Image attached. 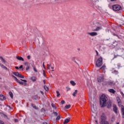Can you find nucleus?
Returning <instances> with one entry per match:
<instances>
[{
  "label": "nucleus",
  "instance_id": "obj_57",
  "mask_svg": "<svg viewBox=\"0 0 124 124\" xmlns=\"http://www.w3.org/2000/svg\"><path fill=\"white\" fill-rule=\"evenodd\" d=\"M43 82H44V84H45V85L46 84V82H45V80H43Z\"/></svg>",
  "mask_w": 124,
  "mask_h": 124
},
{
  "label": "nucleus",
  "instance_id": "obj_64",
  "mask_svg": "<svg viewBox=\"0 0 124 124\" xmlns=\"http://www.w3.org/2000/svg\"><path fill=\"white\" fill-rule=\"evenodd\" d=\"M118 68H120V65H118Z\"/></svg>",
  "mask_w": 124,
  "mask_h": 124
},
{
  "label": "nucleus",
  "instance_id": "obj_55",
  "mask_svg": "<svg viewBox=\"0 0 124 124\" xmlns=\"http://www.w3.org/2000/svg\"><path fill=\"white\" fill-rule=\"evenodd\" d=\"M15 68H16V69H19V67H17V66H16V67H15Z\"/></svg>",
  "mask_w": 124,
  "mask_h": 124
},
{
  "label": "nucleus",
  "instance_id": "obj_39",
  "mask_svg": "<svg viewBox=\"0 0 124 124\" xmlns=\"http://www.w3.org/2000/svg\"><path fill=\"white\" fill-rule=\"evenodd\" d=\"M19 69H22V70H23V69H24V68H23V65H21L19 66Z\"/></svg>",
  "mask_w": 124,
  "mask_h": 124
},
{
  "label": "nucleus",
  "instance_id": "obj_13",
  "mask_svg": "<svg viewBox=\"0 0 124 124\" xmlns=\"http://www.w3.org/2000/svg\"><path fill=\"white\" fill-rule=\"evenodd\" d=\"M31 80H32L33 82H35L36 81V78L35 77H32L31 78Z\"/></svg>",
  "mask_w": 124,
  "mask_h": 124
},
{
  "label": "nucleus",
  "instance_id": "obj_32",
  "mask_svg": "<svg viewBox=\"0 0 124 124\" xmlns=\"http://www.w3.org/2000/svg\"><path fill=\"white\" fill-rule=\"evenodd\" d=\"M61 119V115H58L57 117L56 118V121H60Z\"/></svg>",
  "mask_w": 124,
  "mask_h": 124
},
{
  "label": "nucleus",
  "instance_id": "obj_1",
  "mask_svg": "<svg viewBox=\"0 0 124 124\" xmlns=\"http://www.w3.org/2000/svg\"><path fill=\"white\" fill-rule=\"evenodd\" d=\"M108 98L104 94H102L100 97V105L101 107H107V108H111L112 106V103L111 101H108Z\"/></svg>",
  "mask_w": 124,
  "mask_h": 124
},
{
  "label": "nucleus",
  "instance_id": "obj_4",
  "mask_svg": "<svg viewBox=\"0 0 124 124\" xmlns=\"http://www.w3.org/2000/svg\"><path fill=\"white\" fill-rule=\"evenodd\" d=\"M100 30H102V27H96V28H94V26H92V31H100Z\"/></svg>",
  "mask_w": 124,
  "mask_h": 124
},
{
  "label": "nucleus",
  "instance_id": "obj_20",
  "mask_svg": "<svg viewBox=\"0 0 124 124\" xmlns=\"http://www.w3.org/2000/svg\"><path fill=\"white\" fill-rule=\"evenodd\" d=\"M77 93H78V90H76L75 91V92H74V93H73V96H76V94Z\"/></svg>",
  "mask_w": 124,
  "mask_h": 124
},
{
  "label": "nucleus",
  "instance_id": "obj_19",
  "mask_svg": "<svg viewBox=\"0 0 124 124\" xmlns=\"http://www.w3.org/2000/svg\"><path fill=\"white\" fill-rule=\"evenodd\" d=\"M70 83L71 84V85H72V86H75V85H76V83H75V82H74L73 80L70 81Z\"/></svg>",
  "mask_w": 124,
  "mask_h": 124
},
{
  "label": "nucleus",
  "instance_id": "obj_5",
  "mask_svg": "<svg viewBox=\"0 0 124 124\" xmlns=\"http://www.w3.org/2000/svg\"><path fill=\"white\" fill-rule=\"evenodd\" d=\"M97 81L99 83H101V82H103V81H104V76H101V77H99L97 78Z\"/></svg>",
  "mask_w": 124,
  "mask_h": 124
},
{
  "label": "nucleus",
  "instance_id": "obj_11",
  "mask_svg": "<svg viewBox=\"0 0 124 124\" xmlns=\"http://www.w3.org/2000/svg\"><path fill=\"white\" fill-rule=\"evenodd\" d=\"M6 98H5V96L3 95V94H0V100H5Z\"/></svg>",
  "mask_w": 124,
  "mask_h": 124
},
{
  "label": "nucleus",
  "instance_id": "obj_25",
  "mask_svg": "<svg viewBox=\"0 0 124 124\" xmlns=\"http://www.w3.org/2000/svg\"><path fill=\"white\" fill-rule=\"evenodd\" d=\"M9 94L11 96V98H13V93H12V92H10L9 93Z\"/></svg>",
  "mask_w": 124,
  "mask_h": 124
},
{
  "label": "nucleus",
  "instance_id": "obj_44",
  "mask_svg": "<svg viewBox=\"0 0 124 124\" xmlns=\"http://www.w3.org/2000/svg\"><path fill=\"white\" fill-rule=\"evenodd\" d=\"M43 75L44 77H46V74H45V71H44V70H43Z\"/></svg>",
  "mask_w": 124,
  "mask_h": 124
},
{
  "label": "nucleus",
  "instance_id": "obj_59",
  "mask_svg": "<svg viewBox=\"0 0 124 124\" xmlns=\"http://www.w3.org/2000/svg\"><path fill=\"white\" fill-rule=\"evenodd\" d=\"M43 124H47L46 122H44Z\"/></svg>",
  "mask_w": 124,
  "mask_h": 124
},
{
  "label": "nucleus",
  "instance_id": "obj_30",
  "mask_svg": "<svg viewBox=\"0 0 124 124\" xmlns=\"http://www.w3.org/2000/svg\"><path fill=\"white\" fill-rule=\"evenodd\" d=\"M100 124H109V123L107 121H104L103 122H101Z\"/></svg>",
  "mask_w": 124,
  "mask_h": 124
},
{
  "label": "nucleus",
  "instance_id": "obj_8",
  "mask_svg": "<svg viewBox=\"0 0 124 124\" xmlns=\"http://www.w3.org/2000/svg\"><path fill=\"white\" fill-rule=\"evenodd\" d=\"M16 58L18 61H21V62H24L25 61L24 58L21 56H16Z\"/></svg>",
  "mask_w": 124,
  "mask_h": 124
},
{
  "label": "nucleus",
  "instance_id": "obj_36",
  "mask_svg": "<svg viewBox=\"0 0 124 124\" xmlns=\"http://www.w3.org/2000/svg\"><path fill=\"white\" fill-rule=\"evenodd\" d=\"M27 59L29 60H31V55L27 56Z\"/></svg>",
  "mask_w": 124,
  "mask_h": 124
},
{
  "label": "nucleus",
  "instance_id": "obj_58",
  "mask_svg": "<svg viewBox=\"0 0 124 124\" xmlns=\"http://www.w3.org/2000/svg\"><path fill=\"white\" fill-rule=\"evenodd\" d=\"M111 1H116L117 0H110Z\"/></svg>",
  "mask_w": 124,
  "mask_h": 124
},
{
  "label": "nucleus",
  "instance_id": "obj_7",
  "mask_svg": "<svg viewBox=\"0 0 124 124\" xmlns=\"http://www.w3.org/2000/svg\"><path fill=\"white\" fill-rule=\"evenodd\" d=\"M87 34L89 35H91V36H95L97 35V32H88Z\"/></svg>",
  "mask_w": 124,
  "mask_h": 124
},
{
  "label": "nucleus",
  "instance_id": "obj_60",
  "mask_svg": "<svg viewBox=\"0 0 124 124\" xmlns=\"http://www.w3.org/2000/svg\"><path fill=\"white\" fill-rule=\"evenodd\" d=\"M12 78H15L16 77L15 76H13V75H12Z\"/></svg>",
  "mask_w": 124,
  "mask_h": 124
},
{
  "label": "nucleus",
  "instance_id": "obj_46",
  "mask_svg": "<svg viewBox=\"0 0 124 124\" xmlns=\"http://www.w3.org/2000/svg\"><path fill=\"white\" fill-rule=\"evenodd\" d=\"M61 103L62 104H64V103H65V101H64V100H62Z\"/></svg>",
  "mask_w": 124,
  "mask_h": 124
},
{
  "label": "nucleus",
  "instance_id": "obj_14",
  "mask_svg": "<svg viewBox=\"0 0 124 124\" xmlns=\"http://www.w3.org/2000/svg\"><path fill=\"white\" fill-rule=\"evenodd\" d=\"M108 92H109V93H116V91L113 89H109Z\"/></svg>",
  "mask_w": 124,
  "mask_h": 124
},
{
  "label": "nucleus",
  "instance_id": "obj_31",
  "mask_svg": "<svg viewBox=\"0 0 124 124\" xmlns=\"http://www.w3.org/2000/svg\"><path fill=\"white\" fill-rule=\"evenodd\" d=\"M29 62H23V64L24 65H26L27 66H28V65H29Z\"/></svg>",
  "mask_w": 124,
  "mask_h": 124
},
{
  "label": "nucleus",
  "instance_id": "obj_9",
  "mask_svg": "<svg viewBox=\"0 0 124 124\" xmlns=\"http://www.w3.org/2000/svg\"><path fill=\"white\" fill-rule=\"evenodd\" d=\"M113 111L116 114L118 113V108H117L116 105H113Z\"/></svg>",
  "mask_w": 124,
  "mask_h": 124
},
{
  "label": "nucleus",
  "instance_id": "obj_16",
  "mask_svg": "<svg viewBox=\"0 0 124 124\" xmlns=\"http://www.w3.org/2000/svg\"><path fill=\"white\" fill-rule=\"evenodd\" d=\"M0 65L2 68H3L4 69H6V70H7V67L5 66L3 64H0Z\"/></svg>",
  "mask_w": 124,
  "mask_h": 124
},
{
  "label": "nucleus",
  "instance_id": "obj_10",
  "mask_svg": "<svg viewBox=\"0 0 124 124\" xmlns=\"http://www.w3.org/2000/svg\"><path fill=\"white\" fill-rule=\"evenodd\" d=\"M91 101L93 103V108H94L95 106V99H94V97H93L92 98H91Z\"/></svg>",
  "mask_w": 124,
  "mask_h": 124
},
{
  "label": "nucleus",
  "instance_id": "obj_3",
  "mask_svg": "<svg viewBox=\"0 0 124 124\" xmlns=\"http://www.w3.org/2000/svg\"><path fill=\"white\" fill-rule=\"evenodd\" d=\"M112 8L113 10L117 11L118 10H121V9H122V7L119 5H114L112 6Z\"/></svg>",
  "mask_w": 124,
  "mask_h": 124
},
{
  "label": "nucleus",
  "instance_id": "obj_41",
  "mask_svg": "<svg viewBox=\"0 0 124 124\" xmlns=\"http://www.w3.org/2000/svg\"><path fill=\"white\" fill-rule=\"evenodd\" d=\"M118 57H119V55H114V57L113 58V60L114 59H116V58H118Z\"/></svg>",
  "mask_w": 124,
  "mask_h": 124
},
{
  "label": "nucleus",
  "instance_id": "obj_43",
  "mask_svg": "<svg viewBox=\"0 0 124 124\" xmlns=\"http://www.w3.org/2000/svg\"><path fill=\"white\" fill-rule=\"evenodd\" d=\"M51 64H47V69H50V67L51 66Z\"/></svg>",
  "mask_w": 124,
  "mask_h": 124
},
{
  "label": "nucleus",
  "instance_id": "obj_47",
  "mask_svg": "<svg viewBox=\"0 0 124 124\" xmlns=\"http://www.w3.org/2000/svg\"><path fill=\"white\" fill-rule=\"evenodd\" d=\"M4 117L6 119H8V117H7V115L4 114Z\"/></svg>",
  "mask_w": 124,
  "mask_h": 124
},
{
  "label": "nucleus",
  "instance_id": "obj_54",
  "mask_svg": "<svg viewBox=\"0 0 124 124\" xmlns=\"http://www.w3.org/2000/svg\"><path fill=\"white\" fill-rule=\"evenodd\" d=\"M40 92H41V93H42V94H44V93H43V91H40Z\"/></svg>",
  "mask_w": 124,
  "mask_h": 124
},
{
  "label": "nucleus",
  "instance_id": "obj_33",
  "mask_svg": "<svg viewBox=\"0 0 124 124\" xmlns=\"http://www.w3.org/2000/svg\"><path fill=\"white\" fill-rule=\"evenodd\" d=\"M51 106L53 108H55V109H57V107L56 106V105H55V104H54L53 103L51 104Z\"/></svg>",
  "mask_w": 124,
  "mask_h": 124
},
{
  "label": "nucleus",
  "instance_id": "obj_45",
  "mask_svg": "<svg viewBox=\"0 0 124 124\" xmlns=\"http://www.w3.org/2000/svg\"><path fill=\"white\" fill-rule=\"evenodd\" d=\"M0 124H4V122L1 120H0Z\"/></svg>",
  "mask_w": 124,
  "mask_h": 124
},
{
  "label": "nucleus",
  "instance_id": "obj_23",
  "mask_svg": "<svg viewBox=\"0 0 124 124\" xmlns=\"http://www.w3.org/2000/svg\"><path fill=\"white\" fill-rule=\"evenodd\" d=\"M0 59H1L2 62H3L4 63H5L6 62V61H5V60H4V59H3V58H2V57L0 56Z\"/></svg>",
  "mask_w": 124,
  "mask_h": 124
},
{
  "label": "nucleus",
  "instance_id": "obj_22",
  "mask_svg": "<svg viewBox=\"0 0 124 124\" xmlns=\"http://www.w3.org/2000/svg\"><path fill=\"white\" fill-rule=\"evenodd\" d=\"M19 72H13V74L14 75H15V76H16V77H18V75H19Z\"/></svg>",
  "mask_w": 124,
  "mask_h": 124
},
{
  "label": "nucleus",
  "instance_id": "obj_42",
  "mask_svg": "<svg viewBox=\"0 0 124 124\" xmlns=\"http://www.w3.org/2000/svg\"><path fill=\"white\" fill-rule=\"evenodd\" d=\"M20 80H21V81H23V82H24L25 83H27V80H26V79H21Z\"/></svg>",
  "mask_w": 124,
  "mask_h": 124
},
{
  "label": "nucleus",
  "instance_id": "obj_26",
  "mask_svg": "<svg viewBox=\"0 0 124 124\" xmlns=\"http://www.w3.org/2000/svg\"><path fill=\"white\" fill-rule=\"evenodd\" d=\"M17 83H19V84H20V85H26V83L25 82H22L20 80H19Z\"/></svg>",
  "mask_w": 124,
  "mask_h": 124
},
{
  "label": "nucleus",
  "instance_id": "obj_17",
  "mask_svg": "<svg viewBox=\"0 0 124 124\" xmlns=\"http://www.w3.org/2000/svg\"><path fill=\"white\" fill-rule=\"evenodd\" d=\"M121 111L123 115V118L124 119V107L121 108Z\"/></svg>",
  "mask_w": 124,
  "mask_h": 124
},
{
  "label": "nucleus",
  "instance_id": "obj_12",
  "mask_svg": "<svg viewBox=\"0 0 124 124\" xmlns=\"http://www.w3.org/2000/svg\"><path fill=\"white\" fill-rule=\"evenodd\" d=\"M70 121V118L66 119L64 120L63 124H67Z\"/></svg>",
  "mask_w": 124,
  "mask_h": 124
},
{
  "label": "nucleus",
  "instance_id": "obj_62",
  "mask_svg": "<svg viewBox=\"0 0 124 124\" xmlns=\"http://www.w3.org/2000/svg\"><path fill=\"white\" fill-rule=\"evenodd\" d=\"M8 107H9V108H11V107L9 105H8Z\"/></svg>",
  "mask_w": 124,
  "mask_h": 124
},
{
  "label": "nucleus",
  "instance_id": "obj_48",
  "mask_svg": "<svg viewBox=\"0 0 124 124\" xmlns=\"http://www.w3.org/2000/svg\"><path fill=\"white\" fill-rule=\"evenodd\" d=\"M33 69H34V71H35V72H37V70H36V68H35V67H33Z\"/></svg>",
  "mask_w": 124,
  "mask_h": 124
},
{
  "label": "nucleus",
  "instance_id": "obj_27",
  "mask_svg": "<svg viewBox=\"0 0 124 124\" xmlns=\"http://www.w3.org/2000/svg\"><path fill=\"white\" fill-rule=\"evenodd\" d=\"M31 106H32L33 108H34V109H38V108L36 107V106H35V105H34V104H32Z\"/></svg>",
  "mask_w": 124,
  "mask_h": 124
},
{
  "label": "nucleus",
  "instance_id": "obj_35",
  "mask_svg": "<svg viewBox=\"0 0 124 124\" xmlns=\"http://www.w3.org/2000/svg\"><path fill=\"white\" fill-rule=\"evenodd\" d=\"M53 114H54V116H56V117L58 116V112H57L56 111H53Z\"/></svg>",
  "mask_w": 124,
  "mask_h": 124
},
{
  "label": "nucleus",
  "instance_id": "obj_61",
  "mask_svg": "<svg viewBox=\"0 0 124 124\" xmlns=\"http://www.w3.org/2000/svg\"><path fill=\"white\" fill-rule=\"evenodd\" d=\"M51 69H54V67H51Z\"/></svg>",
  "mask_w": 124,
  "mask_h": 124
},
{
  "label": "nucleus",
  "instance_id": "obj_49",
  "mask_svg": "<svg viewBox=\"0 0 124 124\" xmlns=\"http://www.w3.org/2000/svg\"><path fill=\"white\" fill-rule=\"evenodd\" d=\"M29 69H30V66H28L26 68V70H29Z\"/></svg>",
  "mask_w": 124,
  "mask_h": 124
},
{
  "label": "nucleus",
  "instance_id": "obj_40",
  "mask_svg": "<svg viewBox=\"0 0 124 124\" xmlns=\"http://www.w3.org/2000/svg\"><path fill=\"white\" fill-rule=\"evenodd\" d=\"M14 79L16 81V82H19V79H18L16 77L14 78Z\"/></svg>",
  "mask_w": 124,
  "mask_h": 124
},
{
  "label": "nucleus",
  "instance_id": "obj_6",
  "mask_svg": "<svg viewBox=\"0 0 124 124\" xmlns=\"http://www.w3.org/2000/svg\"><path fill=\"white\" fill-rule=\"evenodd\" d=\"M105 120H106V116L104 115V114H102L101 116V123L106 122L105 121Z\"/></svg>",
  "mask_w": 124,
  "mask_h": 124
},
{
  "label": "nucleus",
  "instance_id": "obj_50",
  "mask_svg": "<svg viewBox=\"0 0 124 124\" xmlns=\"http://www.w3.org/2000/svg\"><path fill=\"white\" fill-rule=\"evenodd\" d=\"M116 72L117 73V74H118V71L114 70V71H113V73H116Z\"/></svg>",
  "mask_w": 124,
  "mask_h": 124
},
{
  "label": "nucleus",
  "instance_id": "obj_28",
  "mask_svg": "<svg viewBox=\"0 0 124 124\" xmlns=\"http://www.w3.org/2000/svg\"><path fill=\"white\" fill-rule=\"evenodd\" d=\"M56 93H57V97H59V96H60V95H61V93H60V92H59L58 91H57Z\"/></svg>",
  "mask_w": 124,
  "mask_h": 124
},
{
  "label": "nucleus",
  "instance_id": "obj_52",
  "mask_svg": "<svg viewBox=\"0 0 124 124\" xmlns=\"http://www.w3.org/2000/svg\"><path fill=\"white\" fill-rule=\"evenodd\" d=\"M15 121L16 122H19V120H18V119H15Z\"/></svg>",
  "mask_w": 124,
  "mask_h": 124
},
{
  "label": "nucleus",
  "instance_id": "obj_56",
  "mask_svg": "<svg viewBox=\"0 0 124 124\" xmlns=\"http://www.w3.org/2000/svg\"><path fill=\"white\" fill-rule=\"evenodd\" d=\"M96 53L97 54V56H98V52H97L96 50Z\"/></svg>",
  "mask_w": 124,
  "mask_h": 124
},
{
  "label": "nucleus",
  "instance_id": "obj_29",
  "mask_svg": "<svg viewBox=\"0 0 124 124\" xmlns=\"http://www.w3.org/2000/svg\"><path fill=\"white\" fill-rule=\"evenodd\" d=\"M118 105L119 107H122V108H124V106L122 105V103H118Z\"/></svg>",
  "mask_w": 124,
  "mask_h": 124
},
{
  "label": "nucleus",
  "instance_id": "obj_15",
  "mask_svg": "<svg viewBox=\"0 0 124 124\" xmlns=\"http://www.w3.org/2000/svg\"><path fill=\"white\" fill-rule=\"evenodd\" d=\"M17 77H18L19 78H21V79H24V78H25V77L20 73L18 74V76Z\"/></svg>",
  "mask_w": 124,
  "mask_h": 124
},
{
  "label": "nucleus",
  "instance_id": "obj_63",
  "mask_svg": "<svg viewBox=\"0 0 124 124\" xmlns=\"http://www.w3.org/2000/svg\"><path fill=\"white\" fill-rule=\"evenodd\" d=\"M103 85H104H104H105V82H104V83H103Z\"/></svg>",
  "mask_w": 124,
  "mask_h": 124
},
{
  "label": "nucleus",
  "instance_id": "obj_34",
  "mask_svg": "<svg viewBox=\"0 0 124 124\" xmlns=\"http://www.w3.org/2000/svg\"><path fill=\"white\" fill-rule=\"evenodd\" d=\"M108 85H109L110 86H113V82H112V81H111V82H110V81L108 82Z\"/></svg>",
  "mask_w": 124,
  "mask_h": 124
},
{
  "label": "nucleus",
  "instance_id": "obj_2",
  "mask_svg": "<svg viewBox=\"0 0 124 124\" xmlns=\"http://www.w3.org/2000/svg\"><path fill=\"white\" fill-rule=\"evenodd\" d=\"M102 57H100L97 59V61L96 63V65L97 67H100L102 65Z\"/></svg>",
  "mask_w": 124,
  "mask_h": 124
},
{
  "label": "nucleus",
  "instance_id": "obj_37",
  "mask_svg": "<svg viewBox=\"0 0 124 124\" xmlns=\"http://www.w3.org/2000/svg\"><path fill=\"white\" fill-rule=\"evenodd\" d=\"M106 66L105 65H103L102 67L100 68V69H105Z\"/></svg>",
  "mask_w": 124,
  "mask_h": 124
},
{
  "label": "nucleus",
  "instance_id": "obj_21",
  "mask_svg": "<svg viewBox=\"0 0 124 124\" xmlns=\"http://www.w3.org/2000/svg\"><path fill=\"white\" fill-rule=\"evenodd\" d=\"M116 99H117V103H122V102H121V99H120V97H117L116 98Z\"/></svg>",
  "mask_w": 124,
  "mask_h": 124
},
{
  "label": "nucleus",
  "instance_id": "obj_24",
  "mask_svg": "<svg viewBox=\"0 0 124 124\" xmlns=\"http://www.w3.org/2000/svg\"><path fill=\"white\" fill-rule=\"evenodd\" d=\"M44 88L45 91H49V87H48L47 86L45 85L44 86Z\"/></svg>",
  "mask_w": 124,
  "mask_h": 124
},
{
  "label": "nucleus",
  "instance_id": "obj_18",
  "mask_svg": "<svg viewBox=\"0 0 124 124\" xmlns=\"http://www.w3.org/2000/svg\"><path fill=\"white\" fill-rule=\"evenodd\" d=\"M71 107V105H66L65 107L64 108L65 109H69V108H70Z\"/></svg>",
  "mask_w": 124,
  "mask_h": 124
},
{
  "label": "nucleus",
  "instance_id": "obj_38",
  "mask_svg": "<svg viewBox=\"0 0 124 124\" xmlns=\"http://www.w3.org/2000/svg\"><path fill=\"white\" fill-rule=\"evenodd\" d=\"M33 98L34 99H35V100H36V99H37L38 98V97L37 95H35V96H34Z\"/></svg>",
  "mask_w": 124,
  "mask_h": 124
},
{
  "label": "nucleus",
  "instance_id": "obj_51",
  "mask_svg": "<svg viewBox=\"0 0 124 124\" xmlns=\"http://www.w3.org/2000/svg\"><path fill=\"white\" fill-rule=\"evenodd\" d=\"M43 66L44 68H45V69H46V68L45 67V66L44 65V62H43Z\"/></svg>",
  "mask_w": 124,
  "mask_h": 124
},
{
  "label": "nucleus",
  "instance_id": "obj_53",
  "mask_svg": "<svg viewBox=\"0 0 124 124\" xmlns=\"http://www.w3.org/2000/svg\"><path fill=\"white\" fill-rule=\"evenodd\" d=\"M66 89H68V90H67V92H68V91L70 90V88L66 87Z\"/></svg>",
  "mask_w": 124,
  "mask_h": 124
}]
</instances>
